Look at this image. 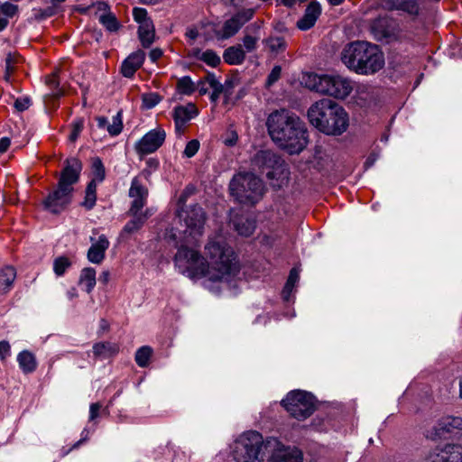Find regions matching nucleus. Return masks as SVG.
I'll return each instance as SVG.
<instances>
[{
  "label": "nucleus",
  "instance_id": "nucleus-1",
  "mask_svg": "<svg viewBox=\"0 0 462 462\" xmlns=\"http://www.w3.org/2000/svg\"><path fill=\"white\" fill-rule=\"evenodd\" d=\"M208 260L189 247L180 246L174 256L180 272L191 279L208 276L219 282L236 271L235 253L224 240H209L205 246Z\"/></svg>",
  "mask_w": 462,
  "mask_h": 462
},
{
  "label": "nucleus",
  "instance_id": "nucleus-2",
  "mask_svg": "<svg viewBox=\"0 0 462 462\" xmlns=\"http://www.w3.org/2000/svg\"><path fill=\"white\" fill-rule=\"evenodd\" d=\"M268 134L273 142L290 154H299L309 143L305 123L286 109L275 110L266 121Z\"/></svg>",
  "mask_w": 462,
  "mask_h": 462
},
{
  "label": "nucleus",
  "instance_id": "nucleus-3",
  "mask_svg": "<svg viewBox=\"0 0 462 462\" xmlns=\"http://www.w3.org/2000/svg\"><path fill=\"white\" fill-rule=\"evenodd\" d=\"M180 227H172L166 232V239L172 241L176 248L196 246L202 236L206 221V213L198 204L187 208H180L177 214Z\"/></svg>",
  "mask_w": 462,
  "mask_h": 462
},
{
  "label": "nucleus",
  "instance_id": "nucleus-4",
  "mask_svg": "<svg viewBox=\"0 0 462 462\" xmlns=\"http://www.w3.org/2000/svg\"><path fill=\"white\" fill-rule=\"evenodd\" d=\"M56 189L43 200L44 208L52 214L64 211L72 201L73 186L79 180L82 163L76 157L64 161Z\"/></svg>",
  "mask_w": 462,
  "mask_h": 462
},
{
  "label": "nucleus",
  "instance_id": "nucleus-5",
  "mask_svg": "<svg viewBox=\"0 0 462 462\" xmlns=\"http://www.w3.org/2000/svg\"><path fill=\"white\" fill-rule=\"evenodd\" d=\"M308 118L315 128L328 135H340L348 126V116L346 110L328 98L312 104L308 110Z\"/></svg>",
  "mask_w": 462,
  "mask_h": 462
},
{
  "label": "nucleus",
  "instance_id": "nucleus-6",
  "mask_svg": "<svg viewBox=\"0 0 462 462\" xmlns=\"http://www.w3.org/2000/svg\"><path fill=\"white\" fill-rule=\"evenodd\" d=\"M341 60L348 69L362 75L374 74L384 65L383 53L377 45L367 42L346 44L341 52Z\"/></svg>",
  "mask_w": 462,
  "mask_h": 462
},
{
  "label": "nucleus",
  "instance_id": "nucleus-7",
  "mask_svg": "<svg viewBox=\"0 0 462 462\" xmlns=\"http://www.w3.org/2000/svg\"><path fill=\"white\" fill-rule=\"evenodd\" d=\"M278 445L276 439L263 440L257 431H247L242 434L234 444L233 457L236 462H254L263 460L265 452Z\"/></svg>",
  "mask_w": 462,
  "mask_h": 462
},
{
  "label": "nucleus",
  "instance_id": "nucleus-8",
  "mask_svg": "<svg viewBox=\"0 0 462 462\" xmlns=\"http://www.w3.org/2000/svg\"><path fill=\"white\" fill-rule=\"evenodd\" d=\"M230 194L240 204L254 206L263 197V181L253 173H238L229 183Z\"/></svg>",
  "mask_w": 462,
  "mask_h": 462
},
{
  "label": "nucleus",
  "instance_id": "nucleus-9",
  "mask_svg": "<svg viewBox=\"0 0 462 462\" xmlns=\"http://www.w3.org/2000/svg\"><path fill=\"white\" fill-rule=\"evenodd\" d=\"M253 165L268 180H283L288 179L289 169L281 155L271 150L257 152L253 159Z\"/></svg>",
  "mask_w": 462,
  "mask_h": 462
},
{
  "label": "nucleus",
  "instance_id": "nucleus-10",
  "mask_svg": "<svg viewBox=\"0 0 462 462\" xmlns=\"http://www.w3.org/2000/svg\"><path fill=\"white\" fill-rule=\"evenodd\" d=\"M281 404L291 417L299 420L309 418L317 409L315 396L302 390L290 392Z\"/></svg>",
  "mask_w": 462,
  "mask_h": 462
},
{
  "label": "nucleus",
  "instance_id": "nucleus-11",
  "mask_svg": "<svg viewBox=\"0 0 462 462\" xmlns=\"http://www.w3.org/2000/svg\"><path fill=\"white\" fill-rule=\"evenodd\" d=\"M370 32L375 41L386 43L402 42L406 38L398 20L388 14L373 19L370 22Z\"/></svg>",
  "mask_w": 462,
  "mask_h": 462
},
{
  "label": "nucleus",
  "instance_id": "nucleus-12",
  "mask_svg": "<svg viewBox=\"0 0 462 462\" xmlns=\"http://www.w3.org/2000/svg\"><path fill=\"white\" fill-rule=\"evenodd\" d=\"M313 81V89L336 98H346L353 89L350 80L340 75H315Z\"/></svg>",
  "mask_w": 462,
  "mask_h": 462
},
{
  "label": "nucleus",
  "instance_id": "nucleus-13",
  "mask_svg": "<svg viewBox=\"0 0 462 462\" xmlns=\"http://www.w3.org/2000/svg\"><path fill=\"white\" fill-rule=\"evenodd\" d=\"M166 133L156 128L146 133L135 144L136 152L143 156L156 152L164 143Z\"/></svg>",
  "mask_w": 462,
  "mask_h": 462
},
{
  "label": "nucleus",
  "instance_id": "nucleus-14",
  "mask_svg": "<svg viewBox=\"0 0 462 462\" xmlns=\"http://www.w3.org/2000/svg\"><path fill=\"white\" fill-rule=\"evenodd\" d=\"M254 14V9H245L237 12L230 19L226 20L224 23L222 28V34L219 35L218 33H217V35L222 39H228L234 36L245 23H247L253 18Z\"/></svg>",
  "mask_w": 462,
  "mask_h": 462
},
{
  "label": "nucleus",
  "instance_id": "nucleus-15",
  "mask_svg": "<svg viewBox=\"0 0 462 462\" xmlns=\"http://www.w3.org/2000/svg\"><path fill=\"white\" fill-rule=\"evenodd\" d=\"M128 195L133 200L127 214L142 212L143 208L146 205L149 190L137 177L132 180Z\"/></svg>",
  "mask_w": 462,
  "mask_h": 462
},
{
  "label": "nucleus",
  "instance_id": "nucleus-16",
  "mask_svg": "<svg viewBox=\"0 0 462 462\" xmlns=\"http://www.w3.org/2000/svg\"><path fill=\"white\" fill-rule=\"evenodd\" d=\"M380 6L386 11H402L412 17L420 14L417 0H381Z\"/></svg>",
  "mask_w": 462,
  "mask_h": 462
},
{
  "label": "nucleus",
  "instance_id": "nucleus-17",
  "mask_svg": "<svg viewBox=\"0 0 462 462\" xmlns=\"http://www.w3.org/2000/svg\"><path fill=\"white\" fill-rule=\"evenodd\" d=\"M199 110L193 103H189L185 106H177L173 109L172 117L175 123V128L178 133L183 131L184 126L192 118L197 116Z\"/></svg>",
  "mask_w": 462,
  "mask_h": 462
},
{
  "label": "nucleus",
  "instance_id": "nucleus-18",
  "mask_svg": "<svg viewBox=\"0 0 462 462\" xmlns=\"http://www.w3.org/2000/svg\"><path fill=\"white\" fill-rule=\"evenodd\" d=\"M280 443L274 448H271L273 462H303V454L296 447H279Z\"/></svg>",
  "mask_w": 462,
  "mask_h": 462
},
{
  "label": "nucleus",
  "instance_id": "nucleus-19",
  "mask_svg": "<svg viewBox=\"0 0 462 462\" xmlns=\"http://www.w3.org/2000/svg\"><path fill=\"white\" fill-rule=\"evenodd\" d=\"M91 246L88 251V259L93 263L99 264L105 259L106 249L109 247V241L105 235L99 236L97 241L94 242V238L90 237Z\"/></svg>",
  "mask_w": 462,
  "mask_h": 462
},
{
  "label": "nucleus",
  "instance_id": "nucleus-20",
  "mask_svg": "<svg viewBox=\"0 0 462 462\" xmlns=\"http://www.w3.org/2000/svg\"><path fill=\"white\" fill-rule=\"evenodd\" d=\"M145 59V52L142 50L131 53L121 65V73L125 78L134 77L136 70L141 68Z\"/></svg>",
  "mask_w": 462,
  "mask_h": 462
},
{
  "label": "nucleus",
  "instance_id": "nucleus-21",
  "mask_svg": "<svg viewBox=\"0 0 462 462\" xmlns=\"http://www.w3.org/2000/svg\"><path fill=\"white\" fill-rule=\"evenodd\" d=\"M321 14L320 5L317 2H310L303 14L297 22V27L301 31H307L313 27Z\"/></svg>",
  "mask_w": 462,
  "mask_h": 462
},
{
  "label": "nucleus",
  "instance_id": "nucleus-22",
  "mask_svg": "<svg viewBox=\"0 0 462 462\" xmlns=\"http://www.w3.org/2000/svg\"><path fill=\"white\" fill-rule=\"evenodd\" d=\"M456 430H462V418L448 416L435 426V434L439 439L447 438L446 433H453Z\"/></svg>",
  "mask_w": 462,
  "mask_h": 462
},
{
  "label": "nucleus",
  "instance_id": "nucleus-23",
  "mask_svg": "<svg viewBox=\"0 0 462 462\" xmlns=\"http://www.w3.org/2000/svg\"><path fill=\"white\" fill-rule=\"evenodd\" d=\"M230 225L243 236H251L255 229V221L244 215H233L230 218Z\"/></svg>",
  "mask_w": 462,
  "mask_h": 462
},
{
  "label": "nucleus",
  "instance_id": "nucleus-24",
  "mask_svg": "<svg viewBox=\"0 0 462 462\" xmlns=\"http://www.w3.org/2000/svg\"><path fill=\"white\" fill-rule=\"evenodd\" d=\"M96 120L97 122V126L100 129L106 128L109 134L112 136H116L122 132V111H118L117 114L115 116H113L111 124L108 123L106 117L105 116H97Z\"/></svg>",
  "mask_w": 462,
  "mask_h": 462
},
{
  "label": "nucleus",
  "instance_id": "nucleus-25",
  "mask_svg": "<svg viewBox=\"0 0 462 462\" xmlns=\"http://www.w3.org/2000/svg\"><path fill=\"white\" fill-rule=\"evenodd\" d=\"M138 37L143 48H150L155 40V29L152 21L139 25Z\"/></svg>",
  "mask_w": 462,
  "mask_h": 462
},
{
  "label": "nucleus",
  "instance_id": "nucleus-26",
  "mask_svg": "<svg viewBox=\"0 0 462 462\" xmlns=\"http://www.w3.org/2000/svg\"><path fill=\"white\" fill-rule=\"evenodd\" d=\"M223 59L229 65H240L245 60V51L241 45L231 46L224 51Z\"/></svg>",
  "mask_w": 462,
  "mask_h": 462
},
{
  "label": "nucleus",
  "instance_id": "nucleus-27",
  "mask_svg": "<svg viewBox=\"0 0 462 462\" xmlns=\"http://www.w3.org/2000/svg\"><path fill=\"white\" fill-rule=\"evenodd\" d=\"M133 218L128 221L124 226L123 232L127 234H133L138 231L146 222V220L151 216L149 209H146L144 212H136L135 214H128Z\"/></svg>",
  "mask_w": 462,
  "mask_h": 462
},
{
  "label": "nucleus",
  "instance_id": "nucleus-28",
  "mask_svg": "<svg viewBox=\"0 0 462 462\" xmlns=\"http://www.w3.org/2000/svg\"><path fill=\"white\" fill-rule=\"evenodd\" d=\"M119 351L118 345L110 342H98L93 346V353L97 357L108 358Z\"/></svg>",
  "mask_w": 462,
  "mask_h": 462
},
{
  "label": "nucleus",
  "instance_id": "nucleus-29",
  "mask_svg": "<svg viewBox=\"0 0 462 462\" xmlns=\"http://www.w3.org/2000/svg\"><path fill=\"white\" fill-rule=\"evenodd\" d=\"M18 13V6L11 3L0 5V32L5 30L9 23V19Z\"/></svg>",
  "mask_w": 462,
  "mask_h": 462
},
{
  "label": "nucleus",
  "instance_id": "nucleus-30",
  "mask_svg": "<svg viewBox=\"0 0 462 462\" xmlns=\"http://www.w3.org/2000/svg\"><path fill=\"white\" fill-rule=\"evenodd\" d=\"M446 462H462V446L446 444L442 447Z\"/></svg>",
  "mask_w": 462,
  "mask_h": 462
},
{
  "label": "nucleus",
  "instance_id": "nucleus-31",
  "mask_svg": "<svg viewBox=\"0 0 462 462\" xmlns=\"http://www.w3.org/2000/svg\"><path fill=\"white\" fill-rule=\"evenodd\" d=\"M263 43L268 47L269 51L274 54L282 53L287 48L286 41L281 36H270L263 40Z\"/></svg>",
  "mask_w": 462,
  "mask_h": 462
},
{
  "label": "nucleus",
  "instance_id": "nucleus-32",
  "mask_svg": "<svg viewBox=\"0 0 462 462\" xmlns=\"http://www.w3.org/2000/svg\"><path fill=\"white\" fill-rule=\"evenodd\" d=\"M97 201V184L95 181H89L85 190V198L81 202V206L87 210H91Z\"/></svg>",
  "mask_w": 462,
  "mask_h": 462
},
{
  "label": "nucleus",
  "instance_id": "nucleus-33",
  "mask_svg": "<svg viewBox=\"0 0 462 462\" xmlns=\"http://www.w3.org/2000/svg\"><path fill=\"white\" fill-rule=\"evenodd\" d=\"M45 82L46 85L50 88V92L46 94V97H49L54 99H59L60 97L64 95V90L59 87L60 82L57 79L56 73L49 75L46 78Z\"/></svg>",
  "mask_w": 462,
  "mask_h": 462
},
{
  "label": "nucleus",
  "instance_id": "nucleus-34",
  "mask_svg": "<svg viewBox=\"0 0 462 462\" xmlns=\"http://www.w3.org/2000/svg\"><path fill=\"white\" fill-rule=\"evenodd\" d=\"M16 276L14 268L7 266L0 271V291H5L13 284Z\"/></svg>",
  "mask_w": 462,
  "mask_h": 462
},
{
  "label": "nucleus",
  "instance_id": "nucleus-35",
  "mask_svg": "<svg viewBox=\"0 0 462 462\" xmlns=\"http://www.w3.org/2000/svg\"><path fill=\"white\" fill-rule=\"evenodd\" d=\"M79 283L86 286L88 293L91 292L96 285V271L94 268H84L81 271Z\"/></svg>",
  "mask_w": 462,
  "mask_h": 462
},
{
  "label": "nucleus",
  "instance_id": "nucleus-36",
  "mask_svg": "<svg viewBox=\"0 0 462 462\" xmlns=\"http://www.w3.org/2000/svg\"><path fill=\"white\" fill-rule=\"evenodd\" d=\"M92 180L90 181L102 182L106 178L105 166L99 157H95L92 160L91 165Z\"/></svg>",
  "mask_w": 462,
  "mask_h": 462
},
{
  "label": "nucleus",
  "instance_id": "nucleus-37",
  "mask_svg": "<svg viewBox=\"0 0 462 462\" xmlns=\"http://www.w3.org/2000/svg\"><path fill=\"white\" fill-rule=\"evenodd\" d=\"M206 81L213 89V92L210 95V99L211 101L216 102L219 98L220 94L224 92L225 87L217 79L214 73H208Z\"/></svg>",
  "mask_w": 462,
  "mask_h": 462
},
{
  "label": "nucleus",
  "instance_id": "nucleus-38",
  "mask_svg": "<svg viewBox=\"0 0 462 462\" xmlns=\"http://www.w3.org/2000/svg\"><path fill=\"white\" fill-rule=\"evenodd\" d=\"M152 349L148 346L140 347L135 353V362L140 367H146L152 356Z\"/></svg>",
  "mask_w": 462,
  "mask_h": 462
},
{
  "label": "nucleus",
  "instance_id": "nucleus-39",
  "mask_svg": "<svg viewBox=\"0 0 462 462\" xmlns=\"http://www.w3.org/2000/svg\"><path fill=\"white\" fill-rule=\"evenodd\" d=\"M177 89L182 95H191L195 90V85L189 76L180 78L177 82Z\"/></svg>",
  "mask_w": 462,
  "mask_h": 462
},
{
  "label": "nucleus",
  "instance_id": "nucleus-40",
  "mask_svg": "<svg viewBox=\"0 0 462 462\" xmlns=\"http://www.w3.org/2000/svg\"><path fill=\"white\" fill-rule=\"evenodd\" d=\"M99 22L109 32H116L119 28V23L116 17L110 12L101 14L99 16Z\"/></svg>",
  "mask_w": 462,
  "mask_h": 462
},
{
  "label": "nucleus",
  "instance_id": "nucleus-41",
  "mask_svg": "<svg viewBox=\"0 0 462 462\" xmlns=\"http://www.w3.org/2000/svg\"><path fill=\"white\" fill-rule=\"evenodd\" d=\"M70 266L71 261L67 256H59L53 261V271L57 276H62Z\"/></svg>",
  "mask_w": 462,
  "mask_h": 462
},
{
  "label": "nucleus",
  "instance_id": "nucleus-42",
  "mask_svg": "<svg viewBox=\"0 0 462 462\" xmlns=\"http://www.w3.org/2000/svg\"><path fill=\"white\" fill-rule=\"evenodd\" d=\"M199 60L212 68L217 67L221 62L220 57L212 50H207L202 52Z\"/></svg>",
  "mask_w": 462,
  "mask_h": 462
},
{
  "label": "nucleus",
  "instance_id": "nucleus-43",
  "mask_svg": "<svg viewBox=\"0 0 462 462\" xmlns=\"http://www.w3.org/2000/svg\"><path fill=\"white\" fill-rule=\"evenodd\" d=\"M300 276H299V272L295 269V268H292L290 272V274H289V277L287 279V282L284 285V288H283V291H282V293L284 295H289L295 283L298 282Z\"/></svg>",
  "mask_w": 462,
  "mask_h": 462
},
{
  "label": "nucleus",
  "instance_id": "nucleus-44",
  "mask_svg": "<svg viewBox=\"0 0 462 462\" xmlns=\"http://www.w3.org/2000/svg\"><path fill=\"white\" fill-rule=\"evenodd\" d=\"M84 127V119L83 118H78L71 124V132L69 135V140L71 143H74L79 138L81 131Z\"/></svg>",
  "mask_w": 462,
  "mask_h": 462
},
{
  "label": "nucleus",
  "instance_id": "nucleus-45",
  "mask_svg": "<svg viewBox=\"0 0 462 462\" xmlns=\"http://www.w3.org/2000/svg\"><path fill=\"white\" fill-rule=\"evenodd\" d=\"M425 462H446L442 447H436L427 456Z\"/></svg>",
  "mask_w": 462,
  "mask_h": 462
},
{
  "label": "nucleus",
  "instance_id": "nucleus-46",
  "mask_svg": "<svg viewBox=\"0 0 462 462\" xmlns=\"http://www.w3.org/2000/svg\"><path fill=\"white\" fill-rule=\"evenodd\" d=\"M162 97L157 93H149L143 95V106L148 109L154 107L156 105L160 103Z\"/></svg>",
  "mask_w": 462,
  "mask_h": 462
},
{
  "label": "nucleus",
  "instance_id": "nucleus-47",
  "mask_svg": "<svg viewBox=\"0 0 462 462\" xmlns=\"http://www.w3.org/2000/svg\"><path fill=\"white\" fill-rule=\"evenodd\" d=\"M199 149V142L196 139H193V140L188 142L183 153L187 158H191L198 152Z\"/></svg>",
  "mask_w": 462,
  "mask_h": 462
},
{
  "label": "nucleus",
  "instance_id": "nucleus-48",
  "mask_svg": "<svg viewBox=\"0 0 462 462\" xmlns=\"http://www.w3.org/2000/svg\"><path fill=\"white\" fill-rule=\"evenodd\" d=\"M282 75V67L275 65L266 79V86L270 87L279 80Z\"/></svg>",
  "mask_w": 462,
  "mask_h": 462
},
{
  "label": "nucleus",
  "instance_id": "nucleus-49",
  "mask_svg": "<svg viewBox=\"0 0 462 462\" xmlns=\"http://www.w3.org/2000/svg\"><path fill=\"white\" fill-rule=\"evenodd\" d=\"M133 15L134 20L140 23V25L143 24L146 21H152L147 17V12L143 8L135 7L133 10Z\"/></svg>",
  "mask_w": 462,
  "mask_h": 462
},
{
  "label": "nucleus",
  "instance_id": "nucleus-50",
  "mask_svg": "<svg viewBox=\"0 0 462 462\" xmlns=\"http://www.w3.org/2000/svg\"><path fill=\"white\" fill-rule=\"evenodd\" d=\"M17 361L23 371L25 374L29 373V352L26 350L22 351L17 356Z\"/></svg>",
  "mask_w": 462,
  "mask_h": 462
},
{
  "label": "nucleus",
  "instance_id": "nucleus-51",
  "mask_svg": "<svg viewBox=\"0 0 462 462\" xmlns=\"http://www.w3.org/2000/svg\"><path fill=\"white\" fill-rule=\"evenodd\" d=\"M258 39L251 35H245L243 38V45L247 52H251L256 49Z\"/></svg>",
  "mask_w": 462,
  "mask_h": 462
},
{
  "label": "nucleus",
  "instance_id": "nucleus-52",
  "mask_svg": "<svg viewBox=\"0 0 462 462\" xmlns=\"http://www.w3.org/2000/svg\"><path fill=\"white\" fill-rule=\"evenodd\" d=\"M14 69V58L9 54L5 58V78L6 79H9V77L11 76Z\"/></svg>",
  "mask_w": 462,
  "mask_h": 462
},
{
  "label": "nucleus",
  "instance_id": "nucleus-53",
  "mask_svg": "<svg viewBox=\"0 0 462 462\" xmlns=\"http://www.w3.org/2000/svg\"><path fill=\"white\" fill-rule=\"evenodd\" d=\"M11 354V346L10 344L5 341H0V359L5 360Z\"/></svg>",
  "mask_w": 462,
  "mask_h": 462
},
{
  "label": "nucleus",
  "instance_id": "nucleus-54",
  "mask_svg": "<svg viewBox=\"0 0 462 462\" xmlns=\"http://www.w3.org/2000/svg\"><path fill=\"white\" fill-rule=\"evenodd\" d=\"M102 408L100 402H94L89 407V420H95L99 416V411Z\"/></svg>",
  "mask_w": 462,
  "mask_h": 462
},
{
  "label": "nucleus",
  "instance_id": "nucleus-55",
  "mask_svg": "<svg viewBox=\"0 0 462 462\" xmlns=\"http://www.w3.org/2000/svg\"><path fill=\"white\" fill-rule=\"evenodd\" d=\"M14 106L17 112L25 111L27 108H29V99L27 97L23 99L17 98L14 101Z\"/></svg>",
  "mask_w": 462,
  "mask_h": 462
},
{
  "label": "nucleus",
  "instance_id": "nucleus-56",
  "mask_svg": "<svg viewBox=\"0 0 462 462\" xmlns=\"http://www.w3.org/2000/svg\"><path fill=\"white\" fill-rule=\"evenodd\" d=\"M65 1L66 0H51V4H52L53 6L48 7L47 9H45L42 15L43 17H50V16L53 15L55 14V7L58 5H60V4H61V3L65 2Z\"/></svg>",
  "mask_w": 462,
  "mask_h": 462
},
{
  "label": "nucleus",
  "instance_id": "nucleus-57",
  "mask_svg": "<svg viewBox=\"0 0 462 462\" xmlns=\"http://www.w3.org/2000/svg\"><path fill=\"white\" fill-rule=\"evenodd\" d=\"M162 50L160 48L152 49L149 53V58L152 62H156L162 56Z\"/></svg>",
  "mask_w": 462,
  "mask_h": 462
},
{
  "label": "nucleus",
  "instance_id": "nucleus-58",
  "mask_svg": "<svg viewBox=\"0 0 462 462\" xmlns=\"http://www.w3.org/2000/svg\"><path fill=\"white\" fill-rule=\"evenodd\" d=\"M11 144V141L8 137H3L0 139V154L5 152Z\"/></svg>",
  "mask_w": 462,
  "mask_h": 462
},
{
  "label": "nucleus",
  "instance_id": "nucleus-59",
  "mask_svg": "<svg viewBox=\"0 0 462 462\" xmlns=\"http://www.w3.org/2000/svg\"><path fill=\"white\" fill-rule=\"evenodd\" d=\"M235 81L236 80L234 79H229L225 81V84H223V86L225 87L224 93H226V95L231 94L232 89L235 88L236 85Z\"/></svg>",
  "mask_w": 462,
  "mask_h": 462
},
{
  "label": "nucleus",
  "instance_id": "nucleus-60",
  "mask_svg": "<svg viewBox=\"0 0 462 462\" xmlns=\"http://www.w3.org/2000/svg\"><path fill=\"white\" fill-rule=\"evenodd\" d=\"M88 434L89 431L85 429L81 433L82 438L72 446L71 449L79 448L83 442H85L88 439Z\"/></svg>",
  "mask_w": 462,
  "mask_h": 462
},
{
  "label": "nucleus",
  "instance_id": "nucleus-61",
  "mask_svg": "<svg viewBox=\"0 0 462 462\" xmlns=\"http://www.w3.org/2000/svg\"><path fill=\"white\" fill-rule=\"evenodd\" d=\"M97 8L98 11L104 12V14L109 12V5L105 2H97Z\"/></svg>",
  "mask_w": 462,
  "mask_h": 462
},
{
  "label": "nucleus",
  "instance_id": "nucleus-62",
  "mask_svg": "<svg viewBox=\"0 0 462 462\" xmlns=\"http://www.w3.org/2000/svg\"><path fill=\"white\" fill-rule=\"evenodd\" d=\"M376 161V155L375 154H370L368 158L366 159L365 162V166L366 168H369L374 165V162Z\"/></svg>",
  "mask_w": 462,
  "mask_h": 462
},
{
  "label": "nucleus",
  "instance_id": "nucleus-63",
  "mask_svg": "<svg viewBox=\"0 0 462 462\" xmlns=\"http://www.w3.org/2000/svg\"><path fill=\"white\" fill-rule=\"evenodd\" d=\"M146 164L148 167L150 168H152V169H157L158 166H159V162L158 160L156 159H153V158H150L147 162H146Z\"/></svg>",
  "mask_w": 462,
  "mask_h": 462
},
{
  "label": "nucleus",
  "instance_id": "nucleus-64",
  "mask_svg": "<svg viewBox=\"0 0 462 462\" xmlns=\"http://www.w3.org/2000/svg\"><path fill=\"white\" fill-rule=\"evenodd\" d=\"M186 36L192 40H195L199 36V32L196 29H191L186 32Z\"/></svg>",
  "mask_w": 462,
  "mask_h": 462
}]
</instances>
